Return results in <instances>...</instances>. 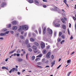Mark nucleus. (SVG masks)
<instances>
[{
  "label": "nucleus",
  "instance_id": "obj_1",
  "mask_svg": "<svg viewBox=\"0 0 76 76\" xmlns=\"http://www.w3.org/2000/svg\"><path fill=\"white\" fill-rule=\"evenodd\" d=\"M22 28L24 31H26L28 28V26L26 25H23L22 26Z\"/></svg>",
  "mask_w": 76,
  "mask_h": 76
},
{
  "label": "nucleus",
  "instance_id": "obj_2",
  "mask_svg": "<svg viewBox=\"0 0 76 76\" xmlns=\"http://www.w3.org/2000/svg\"><path fill=\"white\" fill-rule=\"evenodd\" d=\"M47 30L48 31V33L49 34H53V31L52 30L50 29L49 28H47Z\"/></svg>",
  "mask_w": 76,
  "mask_h": 76
},
{
  "label": "nucleus",
  "instance_id": "obj_3",
  "mask_svg": "<svg viewBox=\"0 0 76 76\" xmlns=\"http://www.w3.org/2000/svg\"><path fill=\"white\" fill-rule=\"evenodd\" d=\"M51 54V52H48L46 55V57L48 58H50V55Z\"/></svg>",
  "mask_w": 76,
  "mask_h": 76
},
{
  "label": "nucleus",
  "instance_id": "obj_4",
  "mask_svg": "<svg viewBox=\"0 0 76 76\" xmlns=\"http://www.w3.org/2000/svg\"><path fill=\"white\" fill-rule=\"evenodd\" d=\"M41 47L42 49H43L45 47V43L43 42H42L41 43Z\"/></svg>",
  "mask_w": 76,
  "mask_h": 76
},
{
  "label": "nucleus",
  "instance_id": "obj_5",
  "mask_svg": "<svg viewBox=\"0 0 76 76\" xmlns=\"http://www.w3.org/2000/svg\"><path fill=\"white\" fill-rule=\"evenodd\" d=\"M1 7H3L4 6H6V3L5 2H3L1 5Z\"/></svg>",
  "mask_w": 76,
  "mask_h": 76
},
{
  "label": "nucleus",
  "instance_id": "obj_6",
  "mask_svg": "<svg viewBox=\"0 0 76 76\" xmlns=\"http://www.w3.org/2000/svg\"><path fill=\"white\" fill-rule=\"evenodd\" d=\"M15 71H18V69L16 68H13L12 69V72H15Z\"/></svg>",
  "mask_w": 76,
  "mask_h": 76
},
{
  "label": "nucleus",
  "instance_id": "obj_7",
  "mask_svg": "<svg viewBox=\"0 0 76 76\" xmlns=\"http://www.w3.org/2000/svg\"><path fill=\"white\" fill-rule=\"evenodd\" d=\"M46 32V28L44 27V28L43 31V34H45Z\"/></svg>",
  "mask_w": 76,
  "mask_h": 76
},
{
  "label": "nucleus",
  "instance_id": "obj_8",
  "mask_svg": "<svg viewBox=\"0 0 76 76\" xmlns=\"http://www.w3.org/2000/svg\"><path fill=\"white\" fill-rule=\"evenodd\" d=\"M23 29V28H22V26H20V27L19 28V29L18 30V31H19V32H20Z\"/></svg>",
  "mask_w": 76,
  "mask_h": 76
},
{
  "label": "nucleus",
  "instance_id": "obj_9",
  "mask_svg": "<svg viewBox=\"0 0 76 76\" xmlns=\"http://www.w3.org/2000/svg\"><path fill=\"white\" fill-rule=\"evenodd\" d=\"M23 29V28H22V26H20V27L19 28V29L18 30V31H19V32H20Z\"/></svg>",
  "mask_w": 76,
  "mask_h": 76
},
{
  "label": "nucleus",
  "instance_id": "obj_10",
  "mask_svg": "<svg viewBox=\"0 0 76 76\" xmlns=\"http://www.w3.org/2000/svg\"><path fill=\"white\" fill-rule=\"evenodd\" d=\"M55 27H59L60 26V24L58 23H56L55 24Z\"/></svg>",
  "mask_w": 76,
  "mask_h": 76
},
{
  "label": "nucleus",
  "instance_id": "obj_11",
  "mask_svg": "<svg viewBox=\"0 0 76 76\" xmlns=\"http://www.w3.org/2000/svg\"><path fill=\"white\" fill-rule=\"evenodd\" d=\"M34 45H35L36 46H37V47H38L39 46V43H38L37 42H34Z\"/></svg>",
  "mask_w": 76,
  "mask_h": 76
},
{
  "label": "nucleus",
  "instance_id": "obj_12",
  "mask_svg": "<svg viewBox=\"0 0 76 76\" xmlns=\"http://www.w3.org/2000/svg\"><path fill=\"white\" fill-rule=\"evenodd\" d=\"M18 29V27L16 26H13L12 27V29L13 30H16Z\"/></svg>",
  "mask_w": 76,
  "mask_h": 76
},
{
  "label": "nucleus",
  "instance_id": "obj_13",
  "mask_svg": "<svg viewBox=\"0 0 76 76\" xmlns=\"http://www.w3.org/2000/svg\"><path fill=\"white\" fill-rule=\"evenodd\" d=\"M30 41L31 42H34L35 41V39L33 38H31L30 39Z\"/></svg>",
  "mask_w": 76,
  "mask_h": 76
},
{
  "label": "nucleus",
  "instance_id": "obj_14",
  "mask_svg": "<svg viewBox=\"0 0 76 76\" xmlns=\"http://www.w3.org/2000/svg\"><path fill=\"white\" fill-rule=\"evenodd\" d=\"M62 28L64 29H66V26L64 24L62 25Z\"/></svg>",
  "mask_w": 76,
  "mask_h": 76
},
{
  "label": "nucleus",
  "instance_id": "obj_15",
  "mask_svg": "<svg viewBox=\"0 0 76 76\" xmlns=\"http://www.w3.org/2000/svg\"><path fill=\"white\" fill-rule=\"evenodd\" d=\"M12 23L13 25H16L17 24V22L15 21H12Z\"/></svg>",
  "mask_w": 76,
  "mask_h": 76
},
{
  "label": "nucleus",
  "instance_id": "obj_16",
  "mask_svg": "<svg viewBox=\"0 0 76 76\" xmlns=\"http://www.w3.org/2000/svg\"><path fill=\"white\" fill-rule=\"evenodd\" d=\"M23 61V59L21 58H19L18 59V61L19 62H21V61Z\"/></svg>",
  "mask_w": 76,
  "mask_h": 76
},
{
  "label": "nucleus",
  "instance_id": "obj_17",
  "mask_svg": "<svg viewBox=\"0 0 76 76\" xmlns=\"http://www.w3.org/2000/svg\"><path fill=\"white\" fill-rule=\"evenodd\" d=\"M32 48H33V49H34V50H37V47H36V46H35V45H33L32 46Z\"/></svg>",
  "mask_w": 76,
  "mask_h": 76
},
{
  "label": "nucleus",
  "instance_id": "obj_18",
  "mask_svg": "<svg viewBox=\"0 0 76 76\" xmlns=\"http://www.w3.org/2000/svg\"><path fill=\"white\" fill-rule=\"evenodd\" d=\"M43 53L44 54H45L47 53V51L46 50H44L43 51Z\"/></svg>",
  "mask_w": 76,
  "mask_h": 76
},
{
  "label": "nucleus",
  "instance_id": "obj_19",
  "mask_svg": "<svg viewBox=\"0 0 76 76\" xmlns=\"http://www.w3.org/2000/svg\"><path fill=\"white\" fill-rule=\"evenodd\" d=\"M28 2L30 3H34V0H28Z\"/></svg>",
  "mask_w": 76,
  "mask_h": 76
},
{
  "label": "nucleus",
  "instance_id": "obj_20",
  "mask_svg": "<svg viewBox=\"0 0 76 76\" xmlns=\"http://www.w3.org/2000/svg\"><path fill=\"white\" fill-rule=\"evenodd\" d=\"M66 62L67 64H69V63H70V62H71V59H70L67 60Z\"/></svg>",
  "mask_w": 76,
  "mask_h": 76
},
{
  "label": "nucleus",
  "instance_id": "obj_21",
  "mask_svg": "<svg viewBox=\"0 0 76 76\" xmlns=\"http://www.w3.org/2000/svg\"><path fill=\"white\" fill-rule=\"evenodd\" d=\"M15 51H16V49H15L13 50L10 52L9 53V54H12V53H14V52H15Z\"/></svg>",
  "mask_w": 76,
  "mask_h": 76
},
{
  "label": "nucleus",
  "instance_id": "obj_22",
  "mask_svg": "<svg viewBox=\"0 0 76 76\" xmlns=\"http://www.w3.org/2000/svg\"><path fill=\"white\" fill-rule=\"evenodd\" d=\"M25 42L26 44H28V43H29V41L28 39H26V40L25 41Z\"/></svg>",
  "mask_w": 76,
  "mask_h": 76
},
{
  "label": "nucleus",
  "instance_id": "obj_23",
  "mask_svg": "<svg viewBox=\"0 0 76 76\" xmlns=\"http://www.w3.org/2000/svg\"><path fill=\"white\" fill-rule=\"evenodd\" d=\"M40 58H37L35 59V61H39V60H40Z\"/></svg>",
  "mask_w": 76,
  "mask_h": 76
},
{
  "label": "nucleus",
  "instance_id": "obj_24",
  "mask_svg": "<svg viewBox=\"0 0 76 76\" xmlns=\"http://www.w3.org/2000/svg\"><path fill=\"white\" fill-rule=\"evenodd\" d=\"M0 36H3L4 35H6V34L5 33H1L0 34Z\"/></svg>",
  "mask_w": 76,
  "mask_h": 76
},
{
  "label": "nucleus",
  "instance_id": "obj_25",
  "mask_svg": "<svg viewBox=\"0 0 76 76\" xmlns=\"http://www.w3.org/2000/svg\"><path fill=\"white\" fill-rule=\"evenodd\" d=\"M42 55L41 54H40L39 55L37 56V57H40V58H41V57H42Z\"/></svg>",
  "mask_w": 76,
  "mask_h": 76
},
{
  "label": "nucleus",
  "instance_id": "obj_26",
  "mask_svg": "<svg viewBox=\"0 0 76 76\" xmlns=\"http://www.w3.org/2000/svg\"><path fill=\"white\" fill-rule=\"evenodd\" d=\"M34 2L35 3H36V4H39V2L37 0H34Z\"/></svg>",
  "mask_w": 76,
  "mask_h": 76
},
{
  "label": "nucleus",
  "instance_id": "obj_27",
  "mask_svg": "<svg viewBox=\"0 0 76 76\" xmlns=\"http://www.w3.org/2000/svg\"><path fill=\"white\" fill-rule=\"evenodd\" d=\"M39 34H41V28H39Z\"/></svg>",
  "mask_w": 76,
  "mask_h": 76
},
{
  "label": "nucleus",
  "instance_id": "obj_28",
  "mask_svg": "<svg viewBox=\"0 0 76 76\" xmlns=\"http://www.w3.org/2000/svg\"><path fill=\"white\" fill-rule=\"evenodd\" d=\"M55 62H56V61H55V60H54L51 63V64H53L54 65V64H55Z\"/></svg>",
  "mask_w": 76,
  "mask_h": 76
},
{
  "label": "nucleus",
  "instance_id": "obj_29",
  "mask_svg": "<svg viewBox=\"0 0 76 76\" xmlns=\"http://www.w3.org/2000/svg\"><path fill=\"white\" fill-rule=\"evenodd\" d=\"M7 31V29L6 28H4L2 29V31L3 32H5V31Z\"/></svg>",
  "mask_w": 76,
  "mask_h": 76
},
{
  "label": "nucleus",
  "instance_id": "obj_30",
  "mask_svg": "<svg viewBox=\"0 0 76 76\" xmlns=\"http://www.w3.org/2000/svg\"><path fill=\"white\" fill-rule=\"evenodd\" d=\"M20 38L21 39H24V36H23L21 35L20 36Z\"/></svg>",
  "mask_w": 76,
  "mask_h": 76
},
{
  "label": "nucleus",
  "instance_id": "obj_31",
  "mask_svg": "<svg viewBox=\"0 0 76 76\" xmlns=\"http://www.w3.org/2000/svg\"><path fill=\"white\" fill-rule=\"evenodd\" d=\"M61 20L62 22L63 23H65V20H64V19H63V18H62L61 19Z\"/></svg>",
  "mask_w": 76,
  "mask_h": 76
},
{
  "label": "nucleus",
  "instance_id": "obj_32",
  "mask_svg": "<svg viewBox=\"0 0 76 76\" xmlns=\"http://www.w3.org/2000/svg\"><path fill=\"white\" fill-rule=\"evenodd\" d=\"M28 51H30V52H31V51H32V50L30 48H29L28 49Z\"/></svg>",
  "mask_w": 76,
  "mask_h": 76
},
{
  "label": "nucleus",
  "instance_id": "obj_33",
  "mask_svg": "<svg viewBox=\"0 0 76 76\" xmlns=\"http://www.w3.org/2000/svg\"><path fill=\"white\" fill-rule=\"evenodd\" d=\"M65 42V40H62L61 42V44H62L63 42Z\"/></svg>",
  "mask_w": 76,
  "mask_h": 76
},
{
  "label": "nucleus",
  "instance_id": "obj_34",
  "mask_svg": "<svg viewBox=\"0 0 76 76\" xmlns=\"http://www.w3.org/2000/svg\"><path fill=\"white\" fill-rule=\"evenodd\" d=\"M17 53H20V49H18L17 51Z\"/></svg>",
  "mask_w": 76,
  "mask_h": 76
},
{
  "label": "nucleus",
  "instance_id": "obj_35",
  "mask_svg": "<svg viewBox=\"0 0 76 76\" xmlns=\"http://www.w3.org/2000/svg\"><path fill=\"white\" fill-rule=\"evenodd\" d=\"M61 35H62V33H61V32H60L59 34V36L61 37Z\"/></svg>",
  "mask_w": 76,
  "mask_h": 76
},
{
  "label": "nucleus",
  "instance_id": "obj_36",
  "mask_svg": "<svg viewBox=\"0 0 76 76\" xmlns=\"http://www.w3.org/2000/svg\"><path fill=\"white\" fill-rule=\"evenodd\" d=\"M34 53H37L38 52V50H37V49L34 50Z\"/></svg>",
  "mask_w": 76,
  "mask_h": 76
},
{
  "label": "nucleus",
  "instance_id": "obj_37",
  "mask_svg": "<svg viewBox=\"0 0 76 76\" xmlns=\"http://www.w3.org/2000/svg\"><path fill=\"white\" fill-rule=\"evenodd\" d=\"M57 41L58 42H60L61 41V39L58 38L57 39Z\"/></svg>",
  "mask_w": 76,
  "mask_h": 76
},
{
  "label": "nucleus",
  "instance_id": "obj_38",
  "mask_svg": "<svg viewBox=\"0 0 76 76\" xmlns=\"http://www.w3.org/2000/svg\"><path fill=\"white\" fill-rule=\"evenodd\" d=\"M71 73H72V72H69V74L67 75V76H70Z\"/></svg>",
  "mask_w": 76,
  "mask_h": 76
},
{
  "label": "nucleus",
  "instance_id": "obj_39",
  "mask_svg": "<svg viewBox=\"0 0 76 76\" xmlns=\"http://www.w3.org/2000/svg\"><path fill=\"white\" fill-rule=\"evenodd\" d=\"M31 58H32V60H34V59H35V56H32Z\"/></svg>",
  "mask_w": 76,
  "mask_h": 76
},
{
  "label": "nucleus",
  "instance_id": "obj_40",
  "mask_svg": "<svg viewBox=\"0 0 76 76\" xmlns=\"http://www.w3.org/2000/svg\"><path fill=\"white\" fill-rule=\"evenodd\" d=\"M43 7L44 8H46V7H47V5H43Z\"/></svg>",
  "mask_w": 76,
  "mask_h": 76
},
{
  "label": "nucleus",
  "instance_id": "obj_41",
  "mask_svg": "<svg viewBox=\"0 0 76 76\" xmlns=\"http://www.w3.org/2000/svg\"><path fill=\"white\" fill-rule=\"evenodd\" d=\"M51 58L52 59H54V55H52L51 56Z\"/></svg>",
  "mask_w": 76,
  "mask_h": 76
},
{
  "label": "nucleus",
  "instance_id": "obj_42",
  "mask_svg": "<svg viewBox=\"0 0 76 76\" xmlns=\"http://www.w3.org/2000/svg\"><path fill=\"white\" fill-rule=\"evenodd\" d=\"M37 64L38 65H41V62H37Z\"/></svg>",
  "mask_w": 76,
  "mask_h": 76
},
{
  "label": "nucleus",
  "instance_id": "obj_43",
  "mask_svg": "<svg viewBox=\"0 0 76 76\" xmlns=\"http://www.w3.org/2000/svg\"><path fill=\"white\" fill-rule=\"evenodd\" d=\"M29 47H31V45H30L29 44H28L27 45V48H29Z\"/></svg>",
  "mask_w": 76,
  "mask_h": 76
},
{
  "label": "nucleus",
  "instance_id": "obj_44",
  "mask_svg": "<svg viewBox=\"0 0 76 76\" xmlns=\"http://www.w3.org/2000/svg\"><path fill=\"white\" fill-rule=\"evenodd\" d=\"M73 38V36L72 35H71L70 38V39L71 40V39H72Z\"/></svg>",
  "mask_w": 76,
  "mask_h": 76
},
{
  "label": "nucleus",
  "instance_id": "obj_45",
  "mask_svg": "<svg viewBox=\"0 0 76 76\" xmlns=\"http://www.w3.org/2000/svg\"><path fill=\"white\" fill-rule=\"evenodd\" d=\"M73 19L75 21V20H76V17H74V16H73Z\"/></svg>",
  "mask_w": 76,
  "mask_h": 76
},
{
  "label": "nucleus",
  "instance_id": "obj_46",
  "mask_svg": "<svg viewBox=\"0 0 76 76\" xmlns=\"http://www.w3.org/2000/svg\"><path fill=\"white\" fill-rule=\"evenodd\" d=\"M50 45H48V46L47 47V49H49V48H50Z\"/></svg>",
  "mask_w": 76,
  "mask_h": 76
},
{
  "label": "nucleus",
  "instance_id": "obj_47",
  "mask_svg": "<svg viewBox=\"0 0 76 76\" xmlns=\"http://www.w3.org/2000/svg\"><path fill=\"white\" fill-rule=\"evenodd\" d=\"M9 31H6L5 33V34H9Z\"/></svg>",
  "mask_w": 76,
  "mask_h": 76
},
{
  "label": "nucleus",
  "instance_id": "obj_48",
  "mask_svg": "<svg viewBox=\"0 0 76 76\" xmlns=\"http://www.w3.org/2000/svg\"><path fill=\"white\" fill-rule=\"evenodd\" d=\"M28 53H27L26 54V58L28 60Z\"/></svg>",
  "mask_w": 76,
  "mask_h": 76
},
{
  "label": "nucleus",
  "instance_id": "obj_49",
  "mask_svg": "<svg viewBox=\"0 0 76 76\" xmlns=\"http://www.w3.org/2000/svg\"><path fill=\"white\" fill-rule=\"evenodd\" d=\"M61 37L62 38H65L64 35H62Z\"/></svg>",
  "mask_w": 76,
  "mask_h": 76
},
{
  "label": "nucleus",
  "instance_id": "obj_50",
  "mask_svg": "<svg viewBox=\"0 0 76 76\" xmlns=\"http://www.w3.org/2000/svg\"><path fill=\"white\" fill-rule=\"evenodd\" d=\"M64 2L65 4L66 3H67V1L66 0H64Z\"/></svg>",
  "mask_w": 76,
  "mask_h": 76
},
{
  "label": "nucleus",
  "instance_id": "obj_51",
  "mask_svg": "<svg viewBox=\"0 0 76 76\" xmlns=\"http://www.w3.org/2000/svg\"><path fill=\"white\" fill-rule=\"evenodd\" d=\"M68 33L69 34V35H70V31H69V29H68Z\"/></svg>",
  "mask_w": 76,
  "mask_h": 76
},
{
  "label": "nucleus",
  "instance_id": "obj_52",
  "mask_svg": "<svg viewBox=\"0 0 76 76\" xmlns=\"http://www.w3.org/2000/svg\"><path fill=\"white\" fill-rule=\"evenodd\" d=\"M16 56H17V57H19V56H20V54H19V53H17L16 54Z\"/></svg>",
  "mask_w": 76,
  "mask_h": 76
},
{
  "label": "nucleus",
  "instance_id": "obj_53",
  "mask_svg": "<svg viewBox=\"0 0 76 76\" xmlns=\"http://www.w3.org/2000/svg\"><path fill=\"white\" fill-rule=\"evenodd\" d=\"M43 2H47V0H42Z\"/></svg>",
  "mask_w": 76,
  "mask_h": 76
},
{
  "label": "nucleus",
  "instance_id": "obj_54",
  "mask_svg": "<svg viewBox=\"0 0 76 76\" xmlns=\"http://www.w3.org/2000/svg\"><path fill=\"white\" fill-rule=\"evenodd\" d=\"M10 32L11 33V34H13L14 32L13 31H10Z\"/></svg>",
  "mask_w": 76,
  "mask_h": 76
},
{
  "label": "nucleus",
  "instance_id": "obj_55",
  "mask_svg": "<svg viewBox=\"0 0 76 76\" xmlns=\"http://www.w3.org/2000/svg\"><path fill=\"white\" fill-rule=\"evenodd\" d=\"M6 68V67L5 66H3L2 67V69H5Z\"/></svg>",
  "mask_w": 76,
  "mask_h": 76
},
{
  "label": "nucleus",
  "instance_id": "obj_56",
  "mask_svg": "<svg viewBox=\"0 0 76 76\" xmlns=\"http://www.w3.org/2000/svg\"><path fill=\"white\" fill-rule=\"evenodd\" d=\"M74 53H75V52L73 51L71 53L70 55H72V54H74Z\"/></svg>",
  "mask_w": 76,
  "mask_h": 76
},
{
  "label": "nucleus",
  "instance_id": "obj_57",
  "mask_svg": "<svg viewBox=\"0 0 76 76\" xmlns=\"http://www.w3.org/2000/svg\"><path fill=\"white\" fill-rule=\"evenodd\" d=\"M11 27V24H10L8 26V28H10Z\"/></svg>",
  "mask_w": 76,
  "mask_h": 76
},
{
  "label": "nucleus",
  "instance_id": "obj_58",
  "mask_svg": "<svg viewBox=\"0 0 76 76\" xmlns=\"http://www.w3.org/2000/svg\"><path fill=\"white\" fill-rule=\"evenodd\" d=\"M66 5V6H67V7H69V5L67 4H66V3H65Z\"/></svg>",
  "mask_w": 76,
  "mask_h": 76
},
{
  "label": "nucleus",
  "instance_id": "obj_59",
  "mask_svg": "<svg viewBox=\"0 0 76 76\" xmlns=\"http://www.w3.org/2000/svg\"><path fill=\"white\" fill-rule=\"evenodd\" d=\"M61 66V65H60L58 67H57V69H59V68H60Z\"/></svg>",
  "mask_w": 76,
  "mask_h": 76
},
{
  "label": "nucleus",
  "instance_id": "obj_60",
  "mask_svg": "<svg viewBox=\"0 0 76 76\" xmlns=\"http://www.w3.org/2000/svg\"><path fill=\"white\" fill-rule=\"evenodd\" d=\"M56 32H54V36H56Z\"/></svg>",
  "mask_w": 76,
  "mask_h": 76
},
{
  "label": "nucleus",
  "instance_id": "obj_61",
  "mask_svg": "<svg viewBox=\"0 0 76 76\" xmlns=\"http://www.w3.org/2000/svg\"><path fill=\"white\" fill-rule=\"evenodd\" d=\"M23 32H24V31H21V34H23Z\"/></svg>",
  "mask_w": 76,
  "mask_h": 76
},
{
  "label": "nucleus",
  "instance_id": "obj_62",
  "mask_svg": "<svg viewBox=\"0 0 76 76\" xmlns=\"http://www.w3.org/2000/svg\"><path fill=\"white\" fill-rule=\"evenodd\" d=\"M12 69H11L10 71L9 72V73H12Z\"/></svg>",
  "mask_w": 76,
  "mask_h": 76
},
{
  "label": "nucleus",
  "instance_id": "obj_63",
  "mask_svg": "<svg viewBox=\"0 0 76 76\" xmlns=\"http://www.w3.org/2000/svg\"><path fill=\"white\" fill-rule=\"evenodd\" d=\"M35 32H36V34H38V31H37V30H35Z\"/></svg>",
  "mask_w": 76,
  "mask_h": 76
},
{
  "label": "nucleus",
  "instance_id": "obj_64",
  "mask_svg": "<svg viewBox=\"0 0 76 76\" xmlns=\"http://www.w3.org/2000/svg\"><path fill=\"white\" fill-rule=\"evenodd\" d=\"M69 27H71V23H69Z\"/></svg>",
  "mask_w": 76,
  "mask_h": 76
}]
</instances>
